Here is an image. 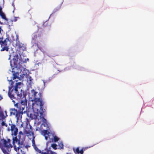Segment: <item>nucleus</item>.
I'll return each mask as SVG.
<instances>
[{"mask_svg":"<svg viewBox=\"0 0 154 154\" xmlns=\"http://www.w3.org/2000/svg\"><path fill=\"white\" fill-rule=\"evenodd\" d=\"M53 137L51 138L50 139V141H48V142H50V143H49V144L51 142H56L58 141L59 140V138L57 136H54L53 134H52V135Z\"/></svg>","mask_w":154,"mask_h":154,"instance_id":"ddd939ff","label":"nucleus"},{"mask_svg":"<svg viewBox=\"0 0 154 154\" xmlns=\"http://www.w3.org/2000/svg\"><path fill=\"white\" fill-rule=\"evenodd\" d=\"M14 82H12L9 87L8 95L12 100L14 106L18 109V112L15 115L18 121L22 118V115L26 112L25 110L27 104V100L24 96V93L20 87L22 83L21 82L16 83L14 86Z\"/></svg>","mask_w":154,"mask_h":154,"instance_id":"f257e3e1","label":"nucleus"},{"mask_svg":"<svg viewBox=\"0 0 154 154\" xmlns=\"http://www.w3.org/2000/svg\"><path fill=\"white\" fill-rule=\"evenodd\" d=\"M50 143V142H47L46 148L45 149V152H42L40 149H38L36 146H35V147H33L36 151L41 154H57L55 152L50 150V147L48 148L49 143Z\"/></svg>","mask_w":154,"mask_h":154,"instance_id":"6e6552de","label":"nucleus"},{"mask_svg":"<svg viewBox=\"0 0 154 154\" xmlns=\"http://www.w3.org/2000/svg\"><path fill=\"white\" fill-rule=\"evenodd\" d=\"M5 115H4L2 110L0 111V120H3L5 119V118L8 116L6 111H5Z\"/></svg>","mask_w":154,"mask_h":154,"instance_id":"4468645a","label":"nucleus"},{"mask_svg":"<svg viewBox=\"0 0 154 154\" xmlns=\"http://www.w3.org/2000/svg\"><path fill=\"white\" fill-rule=\"evenodd\" d=\"M88 148V147H87V148H82V149H83V151H85L86 149L87 148Z\"/></svg>","mask_w":154,"mask_h":154,"instance_id":"7c9ffc66","label":"nucleus"},{"mask_svg":"<svg viewBox=\"0 0 154 154\" xmlns=\"http://www.w3.org/2000/svg\"><path fill=\"white\" fill-rule=\"evenodd\" d=\"M24 143H23V145H22V147H21L20 148H22L23 146L25 147V148H26V149H28V148H29L30 147V146L28 145H26L25 146Z\"/></svg>","mask_w":154,"mask_h":154,"instance_id":"393cba45","label":"nucleus"},{"mask_svg":"<svg viewBox=\"0 0 154 154\" xmlns=\"http://www.w3.org/2000/svg\"><path fill=\"white\" fill-rule=\"evenodd\" d=\"M42 134L45 137L46 140H47L48 138L50 139L49 134H50L49 132L47 130H43L42 131Z\"/></svg>","mask_w":154,"mask_h":154,"instance_id":"9b49d317","label":"nucleus"},{"mask_svg":"<svg viewBox=\"0 0 154 154\" xmlns=\"http://www.w3.org/2000/svg\"><path fill=\"white\" fill-rule=\"evenodd\" d=\"M2 99V97L0 95V100Z\"/></svg>","mask_w":154,"mask_h":154,"instance_id":"2f4dec72","label":"nucleus"},{"mask_svg":"<svg viewBox=\"0 0 154 154\" xmlns=\"http://www.w3.org/2000/svg\"><path fill=\"white\" fill-rule=\"evenodd\" d=\"M17 18H18V17H15L14 18V21H15V22L16 21H17Z\"/></svg>","mask_w":154,"mask_h":154,"instance_id":"c85d7f7f","label":"nucleus"},{"mask_svg":"<svg viewBox=\"0 0 154 154\" xmlns=\"http://www.w3.org/2000/svg\"><path fill=\"white\" fill-rule=\"evenodd\" d=\"M57 145L55 144H51L49 147H48V148L50 147L51 148V147H52L53 149L55 150L57 149Z\"/></svg>","mask_w":154,"mask_h":154,"instance_id":"aec40b11","label":"nucleus"},{"mask_svg":"<svg viewBox=\"0 0 154 154\" xmlns=\"http://www.w3.org/2000/svg\"><path fill=\"white\" fill-rule=\"evenodd\" d=\"M73 149L75 154H79V153L80 150L79 147H77L76 149L74 148Z\"/></svg>","mask_w":154,"mask_h":154,"instance_id":"6ab92c4d","label":"nucleus"},{"mask_svg":"<svg viewBox=\"0 0 154 154\" xmlns=\"http://www.w3.org/2000/svg\"><path fill=\"white\" fill-rule=\"evenodd\" d=\"M25 123H26V124H27L26 122H25Z\"/></svg>","mask_w":154,"mask_h":154,"instance_id":"58836bf2","label":"nucleus"},{"mask_svg":"<svg viewBox=\"0 0 154 154\" xmlns=\"http://www.w3.org/2000/svg\"><path fill=\"white\" fill-rule=\"evenodd\" d=\"M2 110V109H1V107L0 106V111H1Z\"/></svg>","mask_w":154,"mask_h":154,"instance_id":"c9c22d12","label":"nucleus"},{"mask_svg":"<svg viewBox=\"0 0 154 154\" xmlns=\"http://www.w3.org/2000/svg\"><path fill=\"white\" fill-rule=\"evenodd\" d=\"M17 78H19V77H18L17 75V73H13V80H14Z\"/></svg>","mask_w":154,"mask_h":154,"instance_id":"b1692460","label":"nucleus"},{"mask_svg":"<svg viewBox=\"0 0 154 154\" xmlns=\"http://www.w3.org/2000/svg\"><path fill=\"white\" fill-rule=\"evenodd\" d=\"M32 146L33 147H35V146H36L35 144V140L34 139H32Z\"/></svg>","mask_w":154,"mask_h":154,"instance_id":"a878e982","label":"nucleus"},{"mask_svg":"<svg viewBox=\"0 0 154 154\" xmlns=\"http://www.w3.org/2000/svg\"><path fill=\"white\" fill-rule=\"evenodd\" d=\"M11 140L10 139L7 140L3 139L0 142V148L5 154H8L11 151L14 146L11 143Z\"/></svg>","mask_w":154,"mask_h":154,"instance_id":"7ed1b4c3","label":"nucleus"},{"mask_svg":"<svg viewBox=\"0 0 154 154\" xmlns=\"http://www.w3.org/2000/svg\"><path fill=\"white\" fill-rule=\"evenodd\" d=\"M29 128H26L24 131V133L26 134L27 136L34 135V132L33 131L32 128L30 125H29Z\"/></svg>","mask_w":154,"mask_h":154,"instance_id":"1a4fd4ad","label":"nucleus"},{"mask_svg":"<svg viewBox=\"0 0 154 154\" xmlns=\"http://www.w3.org/2000/svg\"><path fill=\"white\" fill-rule=\"evenodd\" d=\"M41 104L40 102H38V103L35 102L34 103L32 104V108L34 112V118L35 119L38 118L39 114L41 112L46 111L45 109H43V103L42 102V105H41Z\"/></svg>","mask_w":154,"mask_h":154,"instance_id":"39448f33","label":"nucleus"},{"mask_svg":"<svg viewBox=\"0 0 154 154\" xmlns=\"http://www.w3.org/2000/svg\"><path fill=\"white\" fill-rule=\"evenodd\" d=\"M10 41L8 37L6 38L5 39L3 40V37L2 36L0 37V45L2 46H7L8 42Z\"/></svg>","mask_w":154,"mask_h":154,"instance_id":"9d476101","label":"nucleus"},{"mask_svg":"<svg viewBox=\"0 0 154 154\" xmlns=\"http://www.w3.org/2000/svg\"><path fill=\"white\" fill-rule=\"evenodd\" d=\"M84 152V151L83 149H82L80 150L79 153L81 154H83Z\"/></svg>","mask_w":154,"mask_h":154,"instance_id":"cd10ccee","label":"nucleus"},{"mask_svg":"<svg viewBox=\"0 0 154 154\" xmlns=\"http://www.w3.org/2000/svg\"><path fill=\"white\" fill-rule=\"evenodd\" d=\"M58 146H59L58 149H62L63 148V145L62 142L59 143Z\"/></svg>","mask_w":154,"mask_h":154,"instance_id":"412c9836","label":"nucleus"},{"mask_svg":"<svg viewBox=\"0 0 154 154\" xmlns=\"http://www.w3.org/2000/svg\"><path fill=\"white\" fill-rule=\"evenodd\" d=\"M16 45L19 48H21L23 50V48H24L23 44L20 43L19 41L17 40H16Z\"/></svg>","mask_w":154,"mask_h":154,"instance_id":"2eb2a0df","label":"nucleus"},{"mask_svg":"<svg viewBox=\"0 0 154 154\" xmlns=\"http://www.w3.org/2000/svg\"><path fill=\"white\" fill-rule=\"evenodd\" d=\"M4 126H5L6 127H7L8 126V125L6 124H5V125Z\"/></svg>","mask_w":154,"mask_h":154,"instance_id":"f704fd0d","label":"nucleus"},{"mask_svg":"<svg viewBox=\"0 0 154 154\" xmlns=\"http://www.w3.org/2000/svg\"><path fill=\"white\" fill-rule=\"evenodd\" d=\"M9 125L11 128H8L7 130L8 131H11V135L12 137V143L14 150L18 152L23 145L26 136L22 131H20L18 133V129L15 124L12 123L9 124Z\"/></svg>","mask_w":154,"mask_h":154,"instance_id":"f03ea898","label":"nucleus"},{"mask_svg":"<svg viewBox=\"0 0 154 154\" xmlns=\"http://www.w3.org/2000/svg\"><path fill=\"white\" fill-rule=\"evenodd\" d=\"M10 64H11V66L12 64H11V61H10Z\"/></svg>","mask_w":154,"mask_h":154,"instance_id":"4c0bfd02","label":"nucleus"},{"mask_svg":"<svg viewBox=\"0 0 154 154\" xmlns=\"http://www.w3.org/2000/svg\"><path fill=\"white\" fill-rule=\"evenodd\" d=\"M13 55V60L14 64V67L17 68H20L23 67L22 64L25 62L21 58V55L18 54L17 52H13L11 54L9 55V60L11 58V56Z\"/></svg>","mask_w":154,"mask_h":154,"instance_id":"20e7f679","label":"nucleus"},{"mask_svg":"<svg viewBox=\"0 0 154 154\" xmlns=\"http://www.w3.org/2000/svg\"><path fill=\"white\" fill-rule=\"evenodd\" d=\"M67 154H72L70 153H67Z\"/></svg>","mask_w":154,"mask_h":154,"instance_id":"e433bc0d","label":"nucleus"},{"mask_svg":"<svg viewBox=\"0 0 154 154\" xmlns=\"http://www.w3.org/2000/svg\"><path fill=\"white\" fill-rule=\"evenodd\" d=\"M45 111H42V112H41L39 114V117L41 119H42V120L43 122L45 123H47V120L46 119H45L44 117L45 116Z\"/></svg>","mask_w":154,"mask_h":154,"instance_id":"f8f14e48","label":"nucleus"},{"mask_svg":"<svg viewBox=\"0 0 154 154\" xmlns=\"http://www.w3.org/2000/svg\"><path fill=\"white\" fill-rule=\"evenodd\" d=\"M3 24V23H2V22H1V21H0V24Z\"/></svg>","mask_w":154,"mask_h":154,"instance_id":"72a5a7b5","label":"nucleus"},{"mask_svg":"<svg viewBox=\"0 0 154 154\" xmlns=\"http://www.w3.org/2000/svg\"><path fill=\"white\" fill-rule=\"evenodd\" d=\"M6 123L4 121H3L2 122L1 124L2 126H4L5 125Z\"/></svg>","mask_w":154,"mask_h":154,"instance_id":"bb28decb","label":"nucleus"},{"mask_svg":"<svg viewBox=\"0 0 154 154\" xmlns=\"http://www.w3.org/2000/svg\"><path fill=\"white\" fill-rule=\"evenodd\" d=\"M10 114L11 115L14 116L18 112V109H15V108H11L10 109Z\"/></svg>","mask_w":154,"mask_h":154,"instance_id":"dca6fc26","label":"nucleus"},{"mask_svg":"<svg viewBox=\"0 0 154 154\" xmlns=\"http://www.w3.org/2000/svg\"><path fill=\"white\" fill-rule=\"evenodd\" d=\"M2 30V29L1 28V27L0 26V37H2V34L1 33V31Z\"/></svg>","mask_w":154,"mask_h":154,"instance_id":"c756f323","label":"nucleus"},{"mask_svg":"<svg viewBox=\"0 0 154 154\" xmlns=\"http://www.w3.org/2000/svg\"><path fill=\"white\" fill-rule=\"evenodd\" d=\"M57 55H58V54H55L54 52H52L50 54L49 56L50 57H54Z\"/></svg>","mask_w":154,"mask_h":154,"instance_id":"4be33fe9","label":"nucleus"},{"mask_svg":"<svg viewBox=\"0 0 154 154\" xmlns=\"http://www.w3.org/2000/svg\"><path fill=\"white\" fill-rule=\"evenodd\" d=\"M0 15L2 19L5 20L6 21H8V19L6 17V16L4 13L2 11L1 9H0Z\"/></svg>","mask_w":154,"mask_h":154,"instance_id":"a211bd4d","label":"nucleus"},{"mask_svg":"<svg viewBox=\"0 0 154 154\" xmlns=\"http://www.w3.org/2000/svg\"><path fill=\"white\" fill-rule=\"evenodd\" d=\"M42 34L38 30L34 33L32 35L31 42L33 44L32 47H36L37 48H39L38 43L42 41Z\"/></svg>","mask_w":154,"mask_h":154,"instance_id":"423d86ee","label":"nucleus"},{"mask_svg":"<svg viewBox=\"0 0 154 154\" xmlns=\"http://www.w3.org/2000/svg\"><path fill=\"white\" fill-rule=\"evenodd\" d=\"M42 27L43 28H46L47 29H49L50 27V23L48 21H46L43 24Z\"/></svg>","mask_w":154,"mask_h":154,"instance_id":"f3484780","label":"nucleus"},{"mask_svg":"<svg viewBox=\"0 0 154 154\" xmlns=\"http://www.w3.org/2000/svg\"><path fill=\"white\" fill-rule=\"evenodd\" d=\"M23 123H22L21 124V126L22 127H23Z\"/></svg>","mask_w":154,"mask_h":154,"instance_id":"473e14b6","label":"nucleus"},{"mask_svg":"<svg viewBox=\"0 0 154 154\" xmlns=\"http://www.w3.org/2000/svg\"><path fill=\"white\" fill-rule=\"evenodd\" d=\"M33 97L34 98V100L35 102L38 103L40 102L41 105H42V94L41 93H38V92H36L33 89L31 91Z\"/></svg>","mask_w":154,"mask_h":154,"instance_id":"0eeeda50","label":"nucleus"},{"mask_svg":"<svg viewBox=\"0 0 154 154\" xmlns=\"http://www.w3.org/2000/svg\"><path fill=\"white\" fill-rule=\"evenodd\" d=\"M9 49V48L8 46H4L1 50V51H3L5 50H6V51H8Z\"/></svg>","mask_w":154,"mask_h":154,"instance_id":"5701e85b","label":"nucleus"}]
</instances>
